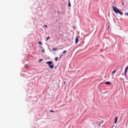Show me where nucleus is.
<instances>
[{"label": "nucleus", "mask_w": 128, "mask_h": 128, "mask_svg": "<svg viewBox=\"0 0 128 128\" xmlns=\"http://www.w3.org/2000/svg\"><path fill=\"white\" fill-rule=\"evenodd\" d=\"M108 28H109V26H108Z\"/></svg>", "instance_id": "22"}, {"label": "nucleus", "mask_w": 128, "mask_h": 128, "mask_svg": "<svg viewBox=\"0 0 128 128\" xmlns=\"http://www.w3.org/2000/svg\"><path fill=\"white\" fill-rule=\"evenodd\" d=\"M50 111L51 112H54V111L53 110H50Z\"/></svg>", "instance_id": "13"}, {"label": "nucleus", "mask_w": 128, "mask_h": 128, "mask_svg": "<svg viewBox=\"0 0 128 128\" xmlns=\"http://www.w3.org/2000/svg\"><path fill=\"white\" fill-rule=\"evenodd\" d=\"M25 67H27L26 65H25Z\"/></svg>", "instance_id": "21"}, {"label": "nucleus", "mask_w": 128, "mask_h": 128, "mask_svg": "<svg viewBox=\"0 0 128 128\" xmlns=\"http://www.w3.org/2000/svg\"><path fill=\"white\" fill-rule=\"evenodd\" d=\"M117 118H118V116L116 117V118L115 122H114V123H116V122H117Z\"/></svg>", "instance_id": "5"}, {"label": "nucleus", "mask_w": 128, "mask_h": 128, "mask_svg": "<svg viewBox=\"0 0 128 128\" xmlns=\"http://www.w3.org/2000/svg\"><path fill=\"white\" fill-rule=\"evenodd\" d=\"M44 27H47V26L46 25H44Z\"/></svg>", "instance_id": "18"}, {"label": "nucleus", "mask_w": 128, "mask_h": 128, "mask_svg": "<svg viewBox=\"0 0 128 128\" xmlns=\"http://www.w3.org/2000/svg\"><path fill=\"white\" fill-rule=\"evenodd\" d=\"M116 70H114V71L112 72V74H113L114 73H115L116 72Z\"/></svg>", "instance_id": "8"}, {"label": "nucleus", "mask_w": 128, "mask_h": 128, "mask_svg": "<svg viewBox=\"0 0 128 128\" xmlns=\"http://www.w3.org/2000/svg\"><path fill=\"white\" fill-rule=\"evenodd\" d=\"M55 60L56 62L58 60V57H56L55 58Z\"/></svg>", "instance_id": "7"}, {"label": "nucleus", "mask_w": 128, "mask_h": 128, "mask_svg": "<svg viewBox=\"0 0 128 128\" xmlns=\"http://www.w3.org/2000/svg\"><path fill=\"white\" fill-rule=\"evenodd\" d=\"M57 49V48H53L52 49V50L53 51H54V50H56Z\"/></svg>", "instance_id": "10"}, {"label": "nucleus", "mask_w": 128, "mask_h": 128, "mask_svg": "<svg viewBox=\"0 0 128 128\" xmlns=\"http://www.w3.org/2000/svg\"><path fill=\"white\" fill-rule=\"evenodd\" d=\"M112 7L113 10L117 14L118 13H119L121 15H122V12L118 10L116 8H115L113 6H112Z\"/></svg>", "instance_id": "1"}, {"label": "nucleus", "mask_w": 128, "mask_h": 128, "mask_svg": "<svg viewBox=\"0 0 128 128\" xmlns=\"http://www.w3.org/2000/svg\"><path fill=\"white\" fill-rule=\"evenodd\" d=\"M50 38V36H48V37L47 38H46V41H47V40H48V39Z\"/></svg>", "instance_id": "12"}, {"label": "nucleus", "mask_w": 128, "mask_h": 128, "mask_svg": "<svg viewBox=\"0 0 128 128\" xmlns=\"http://www.w3.org/2000/svg\"><path fill=\"white\" fill-rule=\"evenodd\" d=\"M104 83H105L107 85H110L111 84V83L109 82H105Z\"/></svg>", "instance_id": "4"}, {"label": "nucleus", "mask_w": 128, "mask_h": 128, "mask_svg": "<svg viewBox=\"0 0 128 128\" xmlns=\"http://www.w3.org/2000/svg\"><path fill=\"white\" fill-rule=\"evenodd\" d=\"M66 50H64L63 52L62 53L63 54H64L66 53Z\"/></svg>", "instance_id": "11"}, {"label": "nucleus", "mask_w": 128, "mask_h": 128, "mask_svg": "<svg viewBox=\"0 0 128 128\" xmlns=\"http://www.w3.org/2000/svg\"><path fill=\"white\" fill-rule=\"evenodd\" d=\"M128 69V66H127L126 68L125 71H127V70Z\"/></svg>", "instance_id": "9"}, {"label": "nucleus", "mask_w": 128, "mask_h": 128, "mask_svg": "<svg viewBox=\"0 0 128 128\" xmlns=\"http://www.w3.org/2000/svg\"><path fill=\"white\" fill-rule=\"evenodd\" d=\"M80 38V36H78L76 38V42H75L76 44H77V43L78 42V38Z\"/></svg>", "instance_id": "3"}, {"label": "nucleus", "mask_w": 128, "mask_h": 128, "mask_svg": "<svg viewBox=\"0 0 128 128\" xmlns=\"http://www.w3.org/2000/svg\"><path fill=\"white\" fill-rule=\"evenodd\" d=\"M42 51L44 52V50H42Z\"/></svg>", "instance_id": "19"}, {"label": "nucleus", "mask_w": 128, "mask_h": 128, "mask_svg": "<svg viewBox=\"0 0 128 128\" xmlns=\"http://www.w3.org/2000/svg\"><path fill=\"white\" fill-rule=\"evenodd\" d=\"M126 15L128 16V12L126 14H125Z\"/></svg>", "instance_id": "17"}, {"label": "nucleus", "mask_w": 128, "mask_h": 128, "mask_svg": "<svg viewBox=\"0 0 128 128\" xmlns=\"http://www.w3.org/2000/svg\"><path fill=\"white\" fill-rule=\"evenodd\" d=\"M46 63L48 64L50 68H53L54 65L52 64H52V62L50 61L48 62H46Z\"/></svg>", "instance_id": "2"}, {"label": "nucleus", "mask_w": 128, "mask_h": 128, "mask_svg": "<svg viewBox=\"0 0 128 128\" xmlns=\"http://www.w3.org/2000/svg\"><path fill=\"white\" fill-rule=\"evenodd\" d=\"M42 60L43 59H40L39 60L40 61V62L42 61Z\"/></svg>", "instance_id": "14"}, {"label": "nucleus", "mask_w": 128, "mask_h": 128, "mask_svg": "<svg viewBox=\"0 0 128 128\" xmlns=\"http://www.w3.org/2000/svg\"><path fill=\"white\" fill-rule=\"evenodd\" d=\"M127 72V71H125V72H124V75L125 76H126V72Z\"/></svg>", "instance_id": "16"}, {"label": "nucleus", "mask_w": 128, "mask_h": 128, "mask_svg": "<svg viewBox=\"0 0 128 128\" xmlns=\"http://www.w3.org/2000/svg\"><path fill=\"white\" fill-rule=\"evenodd\" d=\"M68 6L69 7L71 6V4L70 3V0H68Z\"/></svg>", "instance_id": "6"}, {"label": "nucleus", "mask_w": 128, "mask_h": 128, "mask_svg": "<svg viewBox=\"0 0 128 128\" xmlns=\"http://www.w3.org/2000/svg\"><path fill=\"white\" fill-rule=\"evenodd\" d=\"M123 73H122V75H123Z\"/></svg>", "instance_id": "23"}, {"label": "nucleus", "mask_w": 128, "mask_h": 128, "mask_svg": "<svg viewBox=\"0 0 128 128\" xmlns=\"http://www.w3.org/2000/svg\"><path fill=\"white\" fill-rule=\"evenodd\" d=\"M124 2L122 3V5H124Z\"/></svg>", "instance_id": "20"}, {"label": "nucleus", "mask_w": 128, "mask_h": 128, "mask_svg": "<svg viewBox=\"0 0 128 128\" xmlns=\"http://www.w3.org/2000/svg\"><path fill=\"white\" fill-rule=\"evenodd\" d=\"M38 44H42V43L40 42H38Z\"/></svg>", "instance_id": "15"}]
</instances>
